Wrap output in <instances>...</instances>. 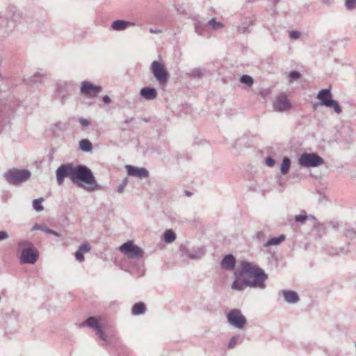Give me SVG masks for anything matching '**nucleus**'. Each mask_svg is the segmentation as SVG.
<instances>
[{"instance_id":"0eeeda50","label":"nucleus","mask_w":356,"mask_h":356,"mask_svg":"<svg viewBox=\"0 0 356 356\" xmlns=\"http://www.w3.org/2000/svg\"><path fill=\"white\" fill-rule=\"evenodd\" d=\"M323 159L316 153H303L298 159L302 167L314 168L323 164Z\"/></svg>"},{"instance_id":"f3484780","label":"nucleus","mask_w":356,"mask_h":356,"mask_svg":"<svg viewBox=\"0 0 356 356\" xmlns=\"http://www.w3.org/2000/svg\"><path fill=\"white\" fill-rule=\"evenodd\" d=\"M90 251V246L87 243L81 244L79 248L76 251L74 256L76 259L79 262H83L84 261V253L89 252Z\"/></svg>"},{"instance_id":"4c0bfd02","label":"nucleus","mask_w":356,"mask_h":356,"mask_svg":"<svg viewBox=\"0 0 356 356\" xmlns=\"http://www.w3.org/2000/svg\"><path fill=\"white\" fill-rule=\"evenodd\" d=\"M78 121L82 129H84L91 124V120L89 119L79 118Z\"/></svg>"},{"instance_id":"49530a36","label":"nucleus","mask_w":356,"mask_h":356,"mask_svg":"<svg viewBox=\"0 0 356 356\" xmlns=\"http://www.w3.org/2000/svg\"><path fill=\"white\" fill-rule=\"evenodd\" d=\"M9 118L8 113L6 111V108L0 111V122L3 121L5 119Z\"/></svg>"},{"instance_id":"603ef678","label":"nucleus","mask_w":356,"mask_h":356,"mask_svg":"<svg viewBox=\"0 0 356 356\" xmlns=\"http://www.w3.org/2000/svg\"><path fill=\"white\" fill-rule=\"evenodd\" d=\"M149 32L151 33H154V34H159V33H161L162 31L161 29H154L150 28Z\"/></svg>"},{"instance_id":"c9c22d12","label":"nucleus","mask_w":356,"mask_h":356,"mask_svg":"<svg viewBox=\"0 0 356 356\" xmlns=\"http://www.w3.org/2000/svg\"><path fill=\"white\" fill-rule=\"evenodd\" d=\"M181 255L183 259L185 260L186 259H190L191 250L187 248L186 246H181L180 249Z\"/></svg>"},{"instance_id":"72a5a7b5","label":"nucleus","mask_w":356,"mask_h":356,"mask_svg":"<svg viewBox=\"0 0 356 356\" xmlns=\"http://www.w3.org/2000/svg\"><path fill=\"white\" fill-rule=\"evenodd\" d=\"M43 201V198L35 199L33 201V207L36 211L40 212L44 209V207L42 205V202Z\"/></svg>"},{"instance_id":"aec40b11","label":"nucleus","mask_w":356,"mask_h":356,"mask_svg":"<svg viewBox=\"0 0 356 356\" xmlns=\"http://www.w3.org/2000/svg\"><path fill=\"white\" fill-rule=\"evenodd\" d=\"M31 230L32 231H35V230H40V231H42L47 234H52L55 236H57V237H59L60 235L59 233H58L57 232L54 231V230H52L50 228L46 227V226H44V225H40V224H35L32 228H31Z\"/></svg>"},{"instance_id":"bb28decb","label":"nucleus","mask_w":356,"mask_h":356,"mask_svg":"<svg viewBox=\"0 0 356 356\" xmlns=\"http://www.w3.org/2000/svg\"><path fill=\"white\" fill-rule=\"evenodd\" d=\"M325 106L326 107H328V108H333L334 111L337 113V114H340L342 112V109L339 105V104L338 103L337 101L334 100V99H330L325 105Z\"/></svg>"},{"instance_id":"2eb2a0df","label":"nucleus","mask_w":356,"mask_h":356,"mask_svg":"<svg viewBox=\"0 0 356 356\" xmlns=\"http://www.w3.org/2000/svg\"><path fill=\"white\" fill-rule=\"evenodd\" d=\"M280 295L284 297V300L289 304H295L299 301L298 293L291 290H282L279 292Z\"/></svg>"},{"instance_id":"423d86ee","label":"nucleus","mask_w":356,"mask_h":356,"mask_svg":"<svg viewBox=\"0 0 356 356\" xmlns=\"http://www.w3.org/2000/svg\"><path fill=\"white\" fill-rule=\"evenodd\" d=\"M122 253L127 255L130 259H140L143 257V250L135 245L133 241H128L120 247Z\"/></svg>"},{"instance_id":"7c9ffc66","label":"nucleus","mask_w":356,"mask_h":356,"mask_svg":"<svg viewBox=\"0 0 356 356\" xmlns=\"http://www.w3.org/2000/svg\"><path fill=\"white\" fill-rule=\"evenodd\" d=\"M17 248L20 250L31 249L34 248L33 244L28 240H20L17 243Z\"/></svg>"},{"instance_id":"4d7b16f0","label":"nucleus","mask_w":356,"mask_h":356,"mask_svg":"<svg viewBox=\"0 0 356 356\" xmlns=\"http://www.w3.org/2000/svg\"><path fill=\"white\" fill-rule=\"evenodd\" d=\"M270 1L273 3L274 6H275L279 2L280 0H270Z\"/></svg>"},{"instance_id":"412c9836","label":"nucleus","mask_w":356,"mask_h":356,"mask_svg":"<svg viewBox=\"0 0 356 356\" xmlns=\"http://www.w3.org/2000/svg\"><path fill=\"white\" fill-rule=\"evenodd\" d=\"M205 254V250L203 247H197L191 250L190 259H199Z\"/></svg>"},{"instance_id":"f03ea898","label":"nucleus","mask_w":356,"mask_h":356,"mask_svg":"<svg viewBox=\"0 0 356 356\" xmlns=\"http://www.w3.org/2000/svg\"><path fill=\"white\" fill-rule=\"evenodd\" d=\"M234 282L231 285L233 290L241 291L246 287L264 289L268 275L257 266L248 261H243L241 269L234 273Z\"/></svg>"},{"instance_id":"8fccbe9b","label":"nucleus","mask_w":356,"mask_h":356,"mask_svg":"<svg viewBox=\"0 0 356 356\" xmlns=\"http://www.w3.org/2000/svg\"><path fill=\"white\" fill-rule=\"evenodd\" d=\"M55 126L59 129L60 130H64L66 128L65 123H63L62 122H58L55 124Z\"/></svg>"},{"instance_id":"3c124183","label":"nucleus","mask_w":356,"mask_h":356,"mask_svg":"<svg viewBox=\"0 0 356 356\" xmlns=\"http://www.w3.org/2000/svg\"><path fill=\"white\" fill-rule=\"evenodd\" d=\"M256 236H257V238L258 240L262 241L264 239V232H263V231L257 232L256 234Z\"/></svg>"},{"instance_id":"7ed1b4c3","label":"nucleus","mask_w":356,"mask_h":356,"mask_svg":"<svg viewBox=\"0 0 356 356\" xmlns=\"http://www.w3.org/2000/svg\"><path fill=\"white\" fill-rule=\"evenodd\" d=\"M31 175V174L28 170L12 168L4 174V178L9 184L18 185L27 181Z\"/></svg>"},{"instance_id":"a19ab883","label":"nucleus","mask_w":356,"mask_h":356,"mask_svg":"<svg viewBox=\"0 0 356 356\" xmlns=\"http://www.w3.org/2000/svg\"><path fill=\"white\" fill-rule=\"evenodd\" d=\"M343 232L344 235L348 238H353V235L356 234V232H355L353 229H343Z\"/></svg>"},{"instance_id":"5fc2aeb1","label":"nucleus","mask_w":356,"mask_h":356,"mask_svg":"<svg viewBox=\"0 0 356 356\" xmlns=\"http://www.w3.org/2000/svg\"><path fill=\"white\" fill-rule=\"evenodd\" d=\"M124 188H125V187H124V186H123V185L120 184V185L118 186V187L117 191H118L119 193H122L124 191Z\"/></svg>"},{"instance_id":"c03bdc74","label":"nucleus","mask_w":356,"mask_h":356,"mask_svg":"<svg viewBox=\"0 0 356 356\" xmlns=\"http://www.w3.org/2000/svg\"><path fill=\"white\" fill-rule=\"evenodd\" d=\"M265 163L267 166L268 167H273L275 164V159L271 157V156H268L266 157V160H265Z\"/></svg>"},{"instance_id":"a211bd4d","label":"nucleus","mask_w":356,"mask_h":356,"mask_svg":"<svg viewBox=\"0 0 356 356\" xmlns=\"http://www.w3.org/2000/svg\"><path fill=\"white\" fill-rule=\"evenodd\" d=\"M140 95L147 100H153L156 99L157 92L154 88L144 87L140 90Z\"/></svg>"},{"instance_id":"20e7f679","label":"nucleus","mask_w":356,"mask_h":356,"mask_svg":"<svg viewBox=\"0 0 356 356\" xmlns=\"http://www.w3.org/2000/svg\"><path fill=\"white\" fill-rule=\"evenodd\" d=\"M83 326H88L93 329L100 340L102 341L103 345L108 346L111 343V337L107 335L102 330L99 319L95 317H88L82 323Z\"/></svg>"},{"instance_id":"a878e982","label":"nucleus","mask_w":356,"mask_h":356,"mask_svg":"<svg viewBox=\"0 0 356 356\" xmlns=\"http://www.w3.org/2000/svg\"><path fill=\"white\" fill-rule=\"evenodd\" d=\"M254 25L253 19L250 18H246L245 21L242 24L241 26H238V31L241 33H245L248 31V28L250 26Z\"/></svg>"},{"instance_id":"e433bc0d","label":"nucleus","mask_w":356,"mask_h":356,"mask_svg":"<svg viewBox=\"0 0 356 356\" xmlns=\"http://www.w3.org/2000/svg\"><path fill=\"white\" fill-rule=\"evenodd\" d=\"M345 6L348 10L356 8V0H346Z\"/></svg>"},{"instance_id":"f8f14e48","label":"nucleus","mask_w":356,"mask_h":356,"mask_svg":"<svg viewBox=\"0 0 356 356\" xmlns=\"http://www.w3.org/2000/svg\"><path fill=\"white\" fill-rule=\"evenodd\" d=\"M70 83L65 81H60L56 83V95L59 98L62 104H64L69 97Z\"/></svg>"},{"instance_id":"1a4fd4ad","label":"nucleus","mask_w":356,"mask_h":356,"mask_svg":"<svg viewBox=\"0 0 356 356\" xmlns=\"http://www.w3.org/2000/svg\"><path fill=\"white\" fill-rule=\"evenodd\" d=\"M273 109L277 112H286L292 108L291 103L287 96L282 93L277 95L273 103Z\"/></svg>"},{"instance_id":"9d476101","label":"nucleus","mask_w":356,"mask_h":356,"mask_svg":"<svg viewBox=\"0 0 356 356\" xmlns=\"http://www.w3.org/2000/svg\"><path fill=\"white\" fill-rule=\"evenodd\" d=\"M38 257V250L34 247L31 249L22 250L19 259L22 264H34Z\"/></svg>"},{"instance_id":"37998d69","label":"nucleus","mask_w":356,"mask_h":356,"mask_svg":"<svg viewBox=\"0 0 356 356\" xmlns=\"http://www.w3.org/2000/svg\"><path fill=\"white\" fill-rule=\"evenodd\" d=\"M300 33L298 31H289V38L291 40H297L300 38Z\"/></svg>"},{"instance_id":"c756f323","label":"nucleus","mask_w":356,"mask_h":356,"mask_svg":"<svg viewBox=\"0 0 356 356\" xmlns=\"http://www.w3.org/2000/svg\"><path fill=\"white\" fill-rule=\"evenodd\" d=\"M176 239V234L172 229H167L164 233V241L166 243H170Z\"/></svg>"},{"instance_id":"4be33fe9","label":"nucleus","mask_w":356,"mask_h":356,"mask_svg":"<svg viewBox=\"0 0 356 356\" xmlns=\"http://www.w3.org/2000/svg\"><path fill=\"white\" fill-rule=\"evenodd\" d=\"M45 74V72L42 70H40L29 79V83L35 84L41 83Z\"/></svg>"},{"instance_id":"ddd939ff","label":"nucleus","mask_w":356,"mask_h":356,"mask_svg":"<svg viewBox=\"0 0 356 356\" xmlns=\"http://www.w3.org/2000/svg\"><path fill=\"white\" fill-rule=\"evenodd\" d=\"M127 174L129 176L137 177L140 179L147 178L149 177V172L145 168H138L133 165H126Z\"/></svg>"},{"instance_id":"ea45409f","label":"nucleus","mask_w":356,"mask_h":356,"mask_svg":"<svg viewBox=\"0 0 356 356\" xmlns=\"http://www.w3.org/2000/svg\"><path fill=\"white\" fill-rule=\"evenodd\" d=\"M340 227H343V225L339 224L338 222L330 221L327 223V227H331L333 229H339Z\"/></svg>"},{"instance_id":"79ce46f5","label":"nucleus","mask_w":356,"mask_h":356,"mask_svg":"<svg viewBox=\"0 0 356 356\" xmlns=\"http://www.w3.org/2000/svg\"><path fill=\"white\" fill-rule=\"evenodd\" d=\"M289 76L291 79L297 80L300 78L301 74L298 71H291Z\"/></svg>"},{"instance_id":"9b49d317","label":"nucleus","mask_w":356,"mask_h":356,"mask_svg":"<svg viewBox=\"0 0 356 356\" xmlns=\"http://www.w3.org/2000/svg\"><path fill=\"white\" fill-rule=\"evenodd\" d=\"M102 88L99 86H95L90 81H84L81 83V93L85 96L90 97H96L101 91Z\"/></svg>"},{"instance_id":"393cba45","label":"nucleus","mask_w":356,"mask_h":356,"mask_svg":"<svg viewBox=\"0 0 356 356\" xmlns=\"http://www.w3.org/2000/svg\"><path fill=\"white\" fill-rule=\"evenodd\" d=\"M291 165V159L289 157H284L280 168L282 175H285L289 172Z\"/></svg>"},{"instance_id":"6e6d98bb","label":"nucleus","mask_w":356,"mask_h":356,"mask_svg":"<svg viewBox=\"0 0 356 356\" xmlns=\"http://www.w3.org/2000/svg\"><path fill=\"white\" fill-rule=\"evenodd\" d=\"M127 184V179H124L120 184L123 185V186L125 187Z\"/></svg>"},{"instance_id":"cd10ccee","label":"nucleus","mask_w":356,"mask_h":356,"mask_svg":"<svg viewBox=\"0 0 356 356\" xmlns=\"http://www.w3.org/2000/svg\"><path fill=\"white\" fill-rule=\"evenodd\" d=\"M80 149L86 152H90L92 146L91 142L88 139H82L79 141Z\"/></svg>"},{"instance_id":"5701e85b","label":"nucleus","mask_w":356,"mask_h":356,"mask_svg":"<svg viewBox=\"0 0 356 356\" xmlns=\"http://www.w3.org/2000/svg\"><path fill=\"white\" fill-rule=\"evenodd\" d=\"M285 239H286L285 235L281 234L277 237H273V238L268 240L267 242L266 243H264V246L267 248V247L273 246V245H278L282 242L285 241Z\"/></svg>"},{"instance_id":"473e14b6","label":"nucleus","mask_w":356,"mask_h":356,"mask_svg":"<svg viewBox=\"0 0 356 356\" xmlns=\"http://www.w3.org/2000/svg\"><path fill=\"white\" fill-rule=\"evenodd\" d=\"M240 81L242 83H243L249 87L252 86L254 83V80H253L252 77H251L249 75H246V74L242 75L241 76Z\"/></svg>"},{"instance_id":"2f4dec72","label":"nucleus","mask_w":356,"mask_h":356,"mask_svg":"<svg viewBox=\"0 0 356 356\" xmlns=\"http://www.w3.org/2000/svg\"><path fill=\"white\" fill-rule=\"evenodd\" d=\"M243 337H241V335H235L232 337L229 341L227 346L228 348H234L238 342H241L243 341Z\"/></svg>"},{"instance_id":"f704fd0d","label":"nucleus","mask_w":356,"mask_h":356,"mask_svg":"<svg viewBox=\"0 0 356 356\" xmlns=\"http://www.w3.org/2000/svg\"><path fill=\"white\" fill-rule=\"evenodd\" d=\"M207 24L209 25L212 29L218 30L223 27V24L221 22H216L215 18L210 19Z\"/></svg>"},{"instance_id":"58836bf2","label":"nucleus","mask_w":356,"mask_h":356,"mask_svg":"<svg viewBox=\"0 0 356 356\" xmlns=\"http://www.w3.org/2000/svg\"><path fill=\"white\" fill-rule=\"evenodd\" d=\"M189 75L191 77L197 78L202 76V72L200 69L195 68L190 72Z\"/></svg>"},{"instance_id":"09e8293b","label":"nucleus","mask_w":356,"mask_h":356,"mask_svg":"<svg viewBox=\"0 0 356 356\" xmlns=\"http://www.w3.org/2000/svg\"><path fill=\"white\" fill-rule=\"evenodd\" d=\"M9 236L8 233L5 231H1L0 232V241L6 240L8 238Z\"/></svg>"},{"instance_id":"b1692460","label":"nucleus","mask_w":356,"mask_h":356,"mask_svg":"<svg viewBox=\"0 0 356 356\" xmlns=\"http://www.w3.org/2000/svg\"><path fill=\"white\" fill-rule=\"evenodd\" d=\"M146 310L145 305L143 302H137L132 307V314L135 316H138L145 313Z\"/></svg>"},{"instance_id":"6e6552de","label":"nucleus","mask_w":356,"mask_h":356,"mask_svg":"<svg viewBox=\"0 0 356 356\" xmlns=\"http://www.w3.org/2000/svg\"><path fill=\"white\" fill-rule=\"evenodd\" d=\"M227 319L231 326L238 329L243 328L247 323L246 318L238 309H231L227 314Z\"/></svg>"},{"instance_id":"de8ad7c7","label":"nucleus","mask_w":356,"mask_h":356,"mask_svg":"<svg viewBox=\"0 0 356 356\" xmlns=\"http://www.w3.org/2000/svg\"><path fill=\"white\" fill-rule=\"evenodd\" d=\"M8 316L10 319L13 318L17 320L19 316V314L17 312L13 310L10 313L8 314Z\"/></svg>"},{"instance_id":"6ab92c4d","label":"nucleus","mask_w":356,"mask_h":356,"mask_svg":"<svg viewBox=\"0 0 356 356\" xmlns=\"http://www.w3.org/2000/svg\"><path fill=\"white\" fill-rule=\"evenodd\" d=\"M317 98L321 101L320 105L325 106L330 99H332V94L328 88L323 89L319 91Z\"/></svg>"},{"instance_id":"39448f33","label":"nucleus","mask_w":356,"mask_h":356,"mask_svg":"<svg viewBox=\"0 0 356 356\" xmlns=\"http://www.w3.org/2000/svg\"><path fill=\"white\" fill-rule=\"evenodd\" d=\"M150 69L159 85L165 86L168 81L169 75L163 64L154 60L152 63Z\"/></svg>"},{"instance_id":"4468645a","label":"nucleus","mask_w":356,"mask_h":356,"mask_svg":"<svg viewBox=\"0 0 356 356\" xmlns=\"http://www.w3.org/2000/svg\"><path fill=\"white\" fill-rule=\"evenodd\" d=\"M135 26L133 22L126 21L123 19L115 20L112 22L111 28L113 31H122L127 29L129 26Z\"/></svg>"},{"instance_id":"a18cd8bd","label":"nucleus","mask_w":356,"mask_h":356,"mask_svg":"<svg viewBox=\"0 0 356 356\" xmlns=\"http://www.w3.org/2000/svg\"><path fill=\"white\" fill-rule=\"evenodd\" d=\"M307 218V216L306 215H297L295 216L294 219L296 222H304Z\"/></svg>"},{"instance_id":"f257e3e1","label":"nucleus","mask_w":356,"mask_h":356,"mask_svg":"<svg viewBox=\"0 0 356 356\" xmlns=\"http://www.w3.org/2000/svg\"><path fill=\"white\" fill-rule=\"evenodd\" d=\"M56 175L58 185L63 184L65 177H70L72 183L88 191L99 187L91 170L83 165L74 167L72 163L62 164L57 168Z\"/></svg>"},{"instance_id":"dca6fc26","label":"nucleus","mask_w":356,"mask_h":356,"mask_svg":"<svg viewBox=\"0 0 356 356\" xmlns=\"http://www.w3.org/2000/svg\"><path fill=\"white\" fill-rule=\"evenodd\" d=\"M236 266L235 257L229 254L225 256L221 261V267L227 270H234Z\"/></svg>"},{"instance_id":"864d4df0","label":"nucleus","mask_w":356,"mask_h":356,"mask_svg":"<svg viewBox=\"0 0 356 356\" xmlns=\"http://www.w3.org/2000/svg\"><path fill=\"white\" fill-rule=\"evenodd\" d=\"M102 100L105 104H107L111 102V99L108 95H104L102 98Z\"/></svg>"},{"instance_id":"c85d7f7f","label":"nucleus","mask_w":356,"mask_h":356,"mask_svg":"<svg viewBox=\"0 0 356 356\" xmlns=\"http://www.w3.org/2000/svg\"><path fill=\"white\" fill-rule=\"evenodd\" d=\"M195 31L199 35H205V24L201 22L199 20H196L195 24Z\"/></svg>"}]
</instances>
